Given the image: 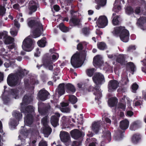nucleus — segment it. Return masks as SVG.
<instances>
[{"instance_id":"44","label":"nucleus","mask_w":146,"mask_h":146,"mask_svg":"<svg viewBox=\"0 0 146 146\" xmlns=\"http://www.w3.org/2000/svg\"><path fill=\"white\" fill-rule=\"evenodd\" d=\"M120 16V15H117L113 17L112 20V23L113 25H117L120 24V22L118 19Z\"/></svg>"},{"instance_id":"7","label":"nucleus","mask_w":146,"mask_h":146,"mask_svg":"<svg viewBox=\"0 0 146 146\" xmlns=\"http://www.w3.org/2000/svg\"><path fill=\"white\" fill-rule=\"evenodd\" d=\"M8 84L10 86L13 87L17 85L19 83L18 77L14 74H9L7 79Z\"/></svg>"},{"instance_id":"17","label":"nucleus","mask_w":146,"mask_h":146,"mask_svg":"<svg viewBox=\"0 0 146 146\" xmlns=\"http://www.w3.org/2000/svg\"><path fill=\"white\" fill-rule=\"evenodd\" d=\"M71 137L75 139H77L82 137V131L77 129H74L70 132Z\"/></svg>"},{"instance_id":"25","label":"nucleus","mask_w":146,"mask_h":146,"mask_svg":"<svg viewBox=\"0 0 146 146\" xmlns=\"http://www.w3.org/2000/svg\"><path fill=\"white\" fill-rule=\"evenodd\" d=\"M33 101V98L31 96L25 95L23 97L22 103H23V104L26 105L30 104Z\"/></svg>"},{"instance_id":"42","label":"nucleus","mask_w":146,"mask_h":146,"mask_svg":"<svg viewBox=\"0 0 146 146\" xmlns=\"http://www.w3.org/2000/svg\"><path fill=\"white\" fill-rule=\"evenodd\" d=\"M138 124L137 121H135L133 122L129 128L131 130L135 131L138 128Z\"/></svg>"},{"instance_id":"22","label":"nucleus","mask_w":146,"mask_h":146,"mask_svg":"<svg viewBox=\"0 0 146 146\" xmlns=\"http://www.w3.org/2000/svg\"><path fill=\"white\" fill-rule=\"evenodd\" d=\"M101 127L99 122H94L93 123L92 125L91 129L96 134L98 133L100 128Z\"/></svg>"},{"instance_id":"39","label":"nucleus","mask_w":146,"mask_h":146,"mask_svg":"<svg viewBox=\"0 0 146 146\" xmlns=\"http://www.w3.org/2000/svg\"><path fill=\"white\" fill-rule=\"evenodd\" d=\"M27 132L26 131L24 132L23 131H21L20 132L21 133L22 135L24 134L25 133H27ZM19 137L21 141V144H24L25 143V139L26 138V137L25 135H19Z\"/></svg>"},{"instance_id":"9","label":"nucleus","mask_w":146,"mask_h":146,"mask_svg":"<svg viewBox=\"0 0 146 146\" xmlns=\"http://www.w3.org/2000/svg\"><path fill=\"white\" fill-rule=\"evenodd\" d=\"M21 104L20 110L21 112L25 114H35V108L33 106L29 105L26 106L23 103H21Z\"/></svg>"},{"instance_id":"15","label":"nucleus","mask_w":146,"mask_h":146,"mask_svg":"<svg viewBox=\"0 0 146 146\" xmlns=\"http://www.w3.org/2000/svg\"><path fill=\"white\" fill-rule=\"evenodd\" d=\"M60 115L59 113H56L54 115H52L50 118V123L54 127L59 125L58 121Z\"/></svg>"},{"instance_id":"59","label":"nucleus","mask_w":146,"mask_h":146,"mask_svg":"<svg viewBox=\"0 0 146 146\" xmlns=\"http://www.w3.org/2000/svg\"><path fill=\"white\" fill-rule=\"evenodd\" d=\"M92 139L93 141L89 143V146H96V139L95 138H93Z\"/></svg>"},{"instance_id":"30","label":"nucleus","mask_w":146,"mask_h":146,"mask_svg":"<svg viewBox=\"0 0 146 146\" xmlns=\"http://www.w3.org/2000/svg\"><path fill=\"white\" fill-rule=\"evenodd\" d=\"M103 135L102 136V138H104L105 139H107L108 142H110L111 140V133L109 131H104L102 132Z\"/></svg>"},{"instance_id":"20","label":"nucleus","mask_w":146,"mask_h":146,"mask_svg":"<svg viewBox=\"0 0 146 146\" xmlns=\"http://www.w3.org/2000/svg\"><path fill=\"white\" fill-rule=\"evenodd\" d=\"M146 23V17H141L138 19L137 25L139 27L142 29H145L144 25Z\"/></svg>"},{"instance_id":"32","label":"nucleus","mask_w":146,"mask_h":146,"mask_svg":"<svg viewBox=\"0 0 146 146\" xmlns=\"http://www.w3.org/2000/svg\"><path fill=\"white\" fill-rule=\"evenodd\" d=\"M118 102L117 99L116 97H111L108 100V104L111 107L116 106Z\"/></svg>"},{"instance_id":"43","label":"nucleus","mask_w":146,"mask_h":146,"mask_svg":"<svg viewBox=\"0 0 146 146\" xmlns=\"http://www.w3.org/2000/svg\"><path fill=\"white\" fill-rule=\"evenodd\" d=\"M95 70V68H93L87 69L86 70L87 75L89 77L92 76L94 73Z\"/></svg>"},{"instance_id":"47","label":"nucleus","mask_w":146,"mask_h":146,"mask_svg":"<svg viewBox=\"0 0 146 146\" xmlns=\"http://www.w3.org/2000/svg\"><path fill=\"white\" fill-rule=\"evenodd\" d=\"M126 13L128 15H130L133 13V8L130 6H128L125 9Z\"/></svg>"},{"instance_id":"61","label":"nucleus","mask_w":146,"mask_h":146,"mask_svg":"<svg viewBox=\"0 0 146 146\" xmlns=\"http://www.w3.org/2000/svg\"><path fill=\"white\" fill-rule=\"evenodd\" d=\"M141 12V7L139 6H137L136 7L135 10V13L136 14H139Z\"/></svg>"},{"instance_id":"28","label":"nucleus","mask_w":146,"mask_h":146,"mask_svg":"<svg viewBox=\"0 0 146 146\" xmlns=\"http://www.w3.org/2000/svg\"><path fill=\"white\" fill-rule=\"evenodd\" d=\"M19 90L16 89H12L9 91V93L12 97L15 99H18L19 98Z\"/></svg>"},{"instance_id":"29","label":"nucleus","mask_w":146,"mask_h":146,"mask_svg":"<svg viewBox=\"0 0 146 146\" xmlns=\"http://www.w3.org/2000/svg\"><path fill=\"white\" fill-rule=\"evenodd\" d=\"M95 1L97 4L95 7L98 10L101 7L105 6L107 3V0H95Z\"/></svg>"},{"instance_id":"56","label":"nucleus","mask_w":146,"mask_h":146,"mask_svg":"<svg viewBox=\"0 0 146 146\" xmlns=\"http://www.w3.org/2000/svg\"><path fill=\"white\" fill-rule=\"evenodd\" d=\"M121 103H119L118 105V108L120 109H121L123 110H125L126 107V104Z\"/></svg>"},{"instance_id":"27","label":"nucleus","mask_w":146,"mask_h":146,"mask_svg":"<svg viewBox=\"0 0 146 146\" xmlns=\"http://www.w3.org/2000/svg\"><path fill=\"white\" fill-rule=\"evenodd\" d=\"M129 121L126 119L123 120L120 122L119 126L120 128L122 130L127 129L129 125Z\"/></svg>"},{"instance_id":"62","label":"nucleus","mask_w":146,"mask_h":146,"mask_svg":"<svg viewBox=\"0 0 146 146\" xmlns=\"http://www.w3.org/2000/svg\"><path fill=\"white\" fill-rule=\"evenodd\" d=\"M80 143V141H73L72 146H79Z\"/></svg>"},{"instance_id":"2","label":"nucleus","mask_w":146,"mask_h":146,"mask_svg":"<svg viewBox=\"0 0 146 146\" xmlns=\"http://www.w3.org/2000/svg\"><path fill=\"white\" fill-rule=\"evenodd\" d=\"M116 62L122 66L125 65L127 68H130L131 72H134L135 66L133 63L131 62L126 63L127 61L125 60L124 55L119 54V55L116 58Z\"/></svg>"},{"instance_id":"36","label":"nucleus","mask_w":146,"mask_h":146,"mask_svg":"<svg viewBox=\"0 0 146 146\" xmlns=\"http://www.w3.org/2000/svg\"><path fill=\"white\" fill-rule=\"evenodd\" d=\"M46 38L45 37L42 38L41 40H39L37 42V44L40 47H44L46 46Z\"/></svg>"},{"instance_id":"49","label":"nucleus","mask_w":146,"mask_h":146,"mask_svg":"<svg viewBox=\"0 0 146 146\" xmlns=\"http://www.w3.org/2000/svg\"><path fill=\"white\" fill-rule=\"evenodd\" d=\"M138 87L139 86L135 82L131 86L132 92L133 93H136Z\"/></svg>"},{"instance_id":"51","label":"nucleus","mask_w":146,"mask_h":146,"mask_svg":"<svg viewBox=\"0 0 146 146\" xmlns=\"http://www.w3.org/2000/svg\"><path fill=\"white\" fill-rule=\"evenodd\" d=\"M47 117L46 116L44 117L42 119L41 123L44 126L48 125L47 124Z\"/></svg>"},{"instance_id":"12","label":"nucleus","mask_w":146,"mask_h":146,"mask_svg":"<svg viewBox=\"0 0 146 146\" xmlns=\"http://www.w3.org/2000/svg\"><path fill=\"white\" fill-rule=\"evenodd\" d=\"M96 23L98 27L103 28L108 24V20L107 18L105 16H101L99 17L96 22Z\"/></svg>"},{"instance_id":"53","label":"nucleus","mask_w":146,"mask_h":146,"mask_svg":"<svg viewBox=\"0 0 146 146\" xmlns=\"http://www.w3.org/2000/svg\"><path fill=\"white\" fill-rule=\"evenodd\" d=\"M6 9L3 6H0V16H3L5 13Z\"/></svg>"},{"instance_id":"50","label":"nucleus","mask_w":146,"mask_h":146,"mask_svg":"<svg viewBox=\"0 0 146 146\" xmlns=\"http://www.w3.org/2000/svg\"><path fill=\"white\" fill-rule=\"evenodd\" d=\"M80 56L82 59L84 60H85L86 56V52L85 50H83L80 52Z\"/></svg>"},{"instance_id":"10","label":"nucleus","mask_w":146,"mask_h":146,"mask_svg":"<svg viewBox=\"0 0 146 146\" xmlns=\"http://www.w3.org/2000/svg\"><path fill=\"white\" fill-rule=\"evenodd\" d=\"M119 83L116 80H110L108 85V92H111L116 90L119 86Z\"/></svg>"},{"instance_id":"48","label":"nucleus","mask_w":146,"mask_h":146,"mask_svg":"<svg viewBox=\"0 0 146 146\" xmlns=\"http://www.w3.org/2000/svg\"><path fill=\"white\" fill-rule=\"evenodd\" d=\"M114 11L116 12H118L121 9V6L119 5H117L116 4V1L114 4Z\"/></svg>"},{"instance_id":"4","label":"nucleus","mask_w":146,"mask_h":146,"mask_svg":"<svg viewBox=\"0 0 146 146\" xmlns=\"http://www.w3.org/2000/svg\"><path fill=\"white\" fill-rule=\"evenodd\" d=\"M70 62L72 66L74 68H78L81 66L82 64L80 58L79 53H76L71 57Z\"/></svg>"},{"instance_id":"3","label":"nucleus","mask_w":146,"mask_h":146,"mask_svg":"<svg viewBox=\"0 0 146 146\" xmlns=\"http://www.w3.org/2000/svg\"><path fill=\"white\" fill-rule=\"evenodd\" d=\"M33 40L32 38L28 37L25 38L23 41L22 46L23 50L27 52L31 51L33 48Z\"/></svg>"},{"instance_id":"8","label":"nucleus","mask_w":146,"mask_h":146,"mask_svg":"<svg viewBox=\"0 0 146 146\" xmlns=\"http://www.w3.org/2000/svg\"><path fill=\"white\" fill-rule=\"evenodd\" d=\"M100 89L99 86L96 85L94 87L91 86H89L87 90L89 92H93L94 94L96 96L95 99L99 100L102 96V94Z\"/></svg>"},{"instance_id":"11","label":"nucleus","mask_w":146,"mask_h":146,"mask_svg":"<svg viewBox=\"0 0 146 146\" xmlns=\"http://www.w3.org/2000/svg\"><path fill=\"white\" fill-rule=\"evenodd\" d=\"M50 106L46 104L39 102L38 103V112L42 114H46L48 113Z\"/></svg>"},{"instance_id":"40","label":"nucleus","mask_w":146,"mask_h":146,"mask_svg":"<svg viewBox=\"0 0 146 146\" xmlns=\"http://www.w3.org/2000/svg\"><path fill=\"white\" fill-rule=\"evenodd\" d=\"M59 27L60 29L63 32H66L69 31V28L66 27L63 23H60Z\"/></svg>"},{"instance_id":"57","label":"nucleus","mask_w":146,"mask_h":146,"mask_svg":"<svg viewBox=\"0 0 146 146\" xmlns=\"http://www.w3.org/2000/svg\"><path fill=\"white\" fill-rule=\"evenodd\" d=\"M51 57L53 60H57L59 57V54L57 53H55V54H53Z\"/></svg>"},{"instance_id":"5","label":"nucleus","mask_w":146,"mask_h":146,"mask_svg":"<svg viewBox=\"0 0 146 146\" xmlns=\"http://www.w3.org/2000/svg\"><path fill=\"white\" fill-rule=\"evenodd\" d=\"M42 62L43 65L46 67H48L50 70H52L53 66L52 65V61L51 60V56L48 54H44L42 57Z\"/></svg>"},{"instance_id":"58","label":"nucleus","mask_w":146,"mask_h":146,"mask_svg":"<svg viewBox=\"0 0 146 146\" xmlns=\"http://www.w3.org/2000/svg\"><path fill=\"white\" fill-rule=\"evenodd\" d=\"M41 78L43 82H45L46 80L48 79L47 75L43 74L41 76Z\"/></svg>"},{"instance_id":"18","label":"nucleus","mask_w":146,"mask_h":146,"mask_svg":"<svg viewBox=\"0 0 146 146\" xmlns=\"http://www.w3.org/2000/svg\"><path fill=\"white\" fill-rule=\"evenodd\" d=\"M49 93L46 90H40L38 94V99L40 100L44 101L48 98V96Z\"/></svg>"},{"instance_id":"21","label":"nucleus","mask_w":146,"mask_h":146,"mask_svg":"<svg viewBox=\"0 0 146 146\" xmlns=\"http://www.w3.org/2000/svg\"><path fill=\"white\" fill-rule=\"evenodd\" d=\"M93 64L94 66L100 67L103 64L102 58L99 55H97L94 57L93 60Z\"/></svg>"},{"instance_id":"33","label":"nucleus","mask_w":146,"mask_h":146,"mask_svg":"<svg viewBox=\"0 0 146 146\" xmlns=\"http://www.w3.org/2000/svg\"><path fill=\"white\" fill-rule=\"evenodd\" d=\"M12 115L18 121H19L22 117V115L21 113L17 110L14 111L12 113Z\"/></svg>"},{"instance_id":"63","label":"nucleus","mask_w":146,"mask_h":146,"mask_svg":"<svg viewBox=\"0 0 146 146\" xmlns=\"http://www.w3.org/2000/svg\"><path fill=\"white\" fill-rule=\"evenodd\" d=\"M53 9L54 11L56 12H58L60 9V7L59 5H54L53 7Z\"/></svg>"},{"instance_id":"41","label":"nucleus","mask_w":146,"mask_h":146,"mask_svg":"<svg viewBox=\"0 0 146 146\" xmlns=\"http://www.w3.org/2000/svg\"><path fill=\"white\" fill-rule=\"evenodd\" d=\"M98 48L100 50H104L107 48L106 44L103 42H101L97 44Z\"/></svg>"},{"instance_id":"31","label":"nucleus","mask_w":146,"mask_h":146,"mask_svg":"<svg viewBox=\"0 0 146 146\" xmlns=\"http://www.w3.org/2000/svg\"><path fill=\"white\" fill-rule=\"evenodd\" d=\"M141 139V135L138 133L134 134L131 138V141L132 143L135 144H137Z\"/></svg>"},{"instance_id":"13","label":"nucleus","mask_w":146,"mask_h":146,"mask_svg":"<svg viewBox=\"0 0 146 146\" xmlns=\"http://www.w3.org/2000/svg\"><path fill=\"white\" fill-rule=\"evenodd\" d=\"M61 141L64 143H66V146L69 145V142L70 141V137L69 133L66 131L61 132L60 135Z\"/></svg>"},{"instance_id":"24","label":"nucleus","mask_w":146,"mask_h":146,"mask_svg":"<svg viewBox=\"0 0 146 146\" xmlns=\"http://www.w3.org/2000/svg\"><path fill=\"white\" fill-rule=\"evenodd\" d=\"M35 116V114H27L25 118V122L28 125L32 124L34 120V117Z\"/></svg>"},{"instance_id":"14","label":"nucleus","mask_w":146,"mask_h":146,"mask_svg":"<svg viewBox=\"0 0 146 146\" xmlns=\"http://www.w3.org/2000/svg\"><path fill=\"white\" fill-rule=\"evenodd\" d=\"M28 24L29 27L31 28L39 27L42 29V25L40 23L39 19L38 18L35 20H30L28 22Z\"/></svg>"},{"instance_id":"6","label":"nucleus","mask_w":146,"mask_h":146,"mask_svg":"<svg viewBox=\"0 0 146 146\" xmlns=\"http://www.w3.org/2000/svg\"><path fill=\"white\" fill-rule=\"evenodd\" d=\"M92 79L96 84L98 86L102 84L105 81L104 75L99 72L95 73L92 77Z\"/></svg>"},{"instance_id":"60","label":"nucleus","mask_w":146,"mask_h":146,"mask_svg":"<svg viewBox=\"0 0 146 146\" xmlns=\"http://www.w3.org/2000/svg\"><path fill=\"white\" fill-rule=\"evenodd\" d=\"M129 81L128 78L127 77L124 78L123 80L122 83L123 85H126L128 83Z\"/></svg>"},{"instance_id":"37","label":"nucleus","mask_w":146,"mask_h":146,"mask_svg":"<svg viewBox=\"0 0 146 146\" xmlns=\"http://www.w3.org/2000/svg\"><path fill=\"white\" fill-rule=\"evenodd\" d=\"M68 97L69 101L71 104H74L77 102V98L75 96L69 95L68 96Z\"/></svg>"},{"instance_id":"34","label":"nucleus","mask_w":146,"mask_h":146,"mask_svg":"<svg viewBox=\"0 0 146 146\" xmlns=\"http://www.w3.org/2000/svg\"><path fill=\"white\" fill-rule=\"evenodd\" d=\"M65 84L64 83L60 84L58 86V94L61 96L64 94L65 92Z\"/></svg>"},{"instance_id":"26","label":"nucleus","mask_w":146,"mask_h":146,"mask_svg":"<svg viewBox=\"0 0 146 146\" xmlns=\"http://www.w3.org/2000/svg\"><path fill=\"white\" fill-rule=\"evenodd\" d=\"M43 27L42 29L40 28L39 27L36 28L33 31V35L32 37L36 38L40 36L41 35V30L43 31Z\"/></svg>"},{"instance_id":"46","label":"nucleus","mask_w":146,"mask_h":146,"mask_svg":"<svg viewBox=\"0 0 146 146\" xmlns=\"http://www.w3.org/2000/svg\"><path fill=\"white\" fill-rule=\"evenodd\" d=\"M82 33L86 36H88L90 33V29L88 27L83 28L82 29Z\"/></svg>"},{"instance_id":"1","label":"nucleus","mask_w":146,"mask_h":146,"mask_svg":"<svg viewBox=\"0 0 146 146\" xmlns=\"http://www.w3.org/2000/svg\"><path fill=\"white\" fill-rule=\"evenodd\" d=\"M112 33L115 36H119L123 42H126L128 41L129 33V31L125 29V27L121 26L115 27Z\"/></svg>"},{"instance_id":"52","label":"nucleus","mask_w":146,"mask_h":146,"mask_svg":"<svg viewBox=\"0 0 146 146\" xmlns=\"http://www.w3.org/2000/svg\"><path fill=\"white\" fill-rule=\"evenodd\" d=\"M7 32L6 31L0 32V39H2L3 37V39L4 40L7 36Z\"/></svg>"},{"instance_id":"23","label":"nucleus","mask_w":146,"mask_h":146,"mask_svg":"<svg viewBox=\"0 0 146 146\" xmlns=\"http://www.w3.org/2000/svg\"><path fill=\"white\" fill-rule=\"evenodd\" d=\"M65 89L67 93H74L76 91V88L71 83H67L65 85Z\"/></svg>"},{"instance_id":"19","label":"nucleus","mask_w":146,"mask_h":146,"mask_svg":"<svg viewBox=\"0 0 146 146\" xmlns=\"http://www.w3.org/2000/svg\"><path fill=\"white\" fill-rule=\"evenodd\" d=\"M70 22L71 25L74 27H80L82 26L81 21L77 17H72L70 20Z\"/></svg>"},{"instance_id":"35","label":"nucleus","mask_w":146,"mask_h":146,"mask_svg":"<svg viewBox=\"0 0 146 146\" xmlns=\"http://www.w3.org/2000/svg\"><path fill=\"white\" fill-rule=\"evenodd\" d=\"M52 129L51 127L48 125L44 126L42 131L43 133L45 135H49L52 132Z\"/></svg>"},{"instance_id":"54","label":"nucleus","mask_w":146,"mask_h":146,"mask_svg":"<svg viewBox=\"0 0 146 146\" xmlns=\"http://www.w3.org/2000/svg\"><path fill=\"white\" fill-rule=\"evenodd\" d=\"M60 110L62 112L65 113H69L70 110V108L68 107L61 108Z\"/></svg>"},{"instance_id":"45","label":"nucleus","mask_w":146,"mask_h":146,"mask_svg":"<svg viewBox=\"0 0 146 146\" xmlns=\"http://www.w3.org/2000/svg\"><path fill=\"white\" fill-rule=\"evenodd\" d=\"M19 121H18L16 119H11L9 123V125H11L12 127H15L16 126L18 125V123Z\"/></svg>"},{"instance_id":"55","label":"nucleus","mask_w":146,"mask_h":146,"mask_svg":"<svg viewBox=\"0 0 146 146\" xmlns=\"http://www.w3.org/2000/svg\"><path fill=\"white\" fill-rule=\"evenodd\" d=\"M83 48L82 42H80L77 45V49L79 51L82 50Z\"/></svg>"},{"instance_id":"64","label":"nucleus","mask_w":146,"mask_h":146,"mask_svg":"<svg viewBox=\"0 0 146 146\" xmlns=\"http://www.w3.org/2000/svg\"><path fill=\"white\" fill-rule=\"evenodd\" d=\"M38 146H47V145L46 142L45 141L40 142Z\"/></svg>"},{"instance_id":"16","label":"nucleus","mask_w":146,"mask_h":146,"mask_svg":"<svg viewBox=\"0 0 146 146\" xmlns=\"http://www.w3.org/2000/svg\"><path fill=\"white\" fill-rule=\"evenodd\" d=\"M28 8L29 10V14L31 15L37 10V5L36 2L34 1H30L29 3Z\"/></svg>"},{"instance_id":"38","label":"nucleus","mask_w":146,"mask_h":146,"mask_svg":"<svg viewBox=\"0 0 146 146\" xmlns=\"http://www.w3.org/2000/svg\"><path fill=\"white\" fill-rule=\"evenodd\" d=\"M4 40V43L7 44L12 43L14 41V39L13 38L7 35Z\"/></svg>"}]
</instances>
